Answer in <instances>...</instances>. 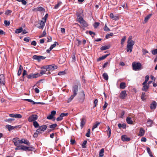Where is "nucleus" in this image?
Returning <instances> with one entry per match:
<instances>
[{"instance_id":"nucleus-1","label":"nucleus","mask_w":157,"mask_h":157,"mask_svg":"<svg viewBox=\"0 0 157 157\" xmlns=\"http://www.w3.org/2000/svg\"><path fill=\"white\" fill-rule=\"evenodd\" d=\"M78 90V86L77 85H75L73 86L72 90L73 93V94L71 95V97L68 98L67 101V102L69 103L71 102L74 98L77 95Z\"/></svg>"},{"instance_id":"nucleus-2","label":"nucleus","mask_w":157,"mask_h":157,"mask_svg":"<svg viewBox=\"0 0 157 157\" xmlns=\"http://www.w3.org/2000/svg\"><path fill=\"white\" fill-rule=\"evenodd\" d=\"M57 68V67L55 65H48L45 66H44L41 67V69H46V71H52L56 69Z\"/></svg>"},{"instance_id":"nucleus-3","label":"nucleus","mask_w":157,"mask_h":157,"mask_svg":"<svg viewBox=\"0 0 157 157\" xmlns=\"http://www.w3.org/2000/svg\"><path fill=\"white\" fill-rule=\"evenodd\" d=\"M134 41L133 40L127 41V51H130L131 52L132 51L133 46L134 44Z\"/></svg>"},{"instance_id":"nucleus-4","label":"nucleus","mask_w":157,"mask_h":157,"mask_svg":"<svg viewBox=\"0 0 157 157\" xmlns=\"http://www.w3.org/2000/svg\"><path fill=\"white\" fill-rule=\"evenodd\" d=\"M12 141L14 143V144L15 146L17 147H20V144L21 143L20 140L17 137L13 138L12 139Z\"/></svg>"},{"instance_id":"nucleus-5","label":"nucleus","mask_w":157,"mask_h":157,"mask_svg":"<svg viewBox=\"0 0 157 157\" xmlns=\"http://www.w3.org/2000/svg\"><path fill=\"white\" fill-rule=\"evenodd\" d=\"M38 117L37 115L32 114L29 117L28 120L29 122H34L37 119Z\"/></svg>"},{"instance_id":"nucleus-6","label":"nucleus","mask_w":157,"mask_h":157,"mask_svg":"<svg viewBox=\"0 0 157 157\" xmlns=\"http://www.w3.org/2000/svg\"><path fill=\"white\" fill-rule=\"evenodd\" d=\"M45 58V57L42 56H38L36 55L33 56L32 57L33 59L37 60L38 62H40L41 60L44 59Z\"/></svg>"},{"instance_id":"nucleus-7","label":"nucleus","mask_w":157,"mask_h":157,"mask_svg":"<svg viewBox=\"0 0 157 157\" xmlns=\"http://www.w3.org/2000/svg\"><path fill=\"white\" fill-rule=\"evenodd\" d=\"M40 76L39 73H37L36 74H31L27 76V78L28 79H31L32 78H36L39 76Z\"/></svg>"},{"instance_id":"nucleus-8","label":"nucleus","mask_w":157,"mask_h":157,"mask_svg":"<svg viewBox=\"0 0 157 157\" xmlns=\"http://www.w3.org/2000/svg\"><path fill=\"white\" fill-rule=\"evenodd\" d=\"M81 14V13H77L76 14L77 16V20L80 23L83 21L84 20L83 18L82 17Z\"/></svg>"},{"instance_id":"nucleus-9","label":"nucleus","mask_w":157,"mask_h":157,"mask_svg":"<svg viewBox=\"0 0 157 157\" xmlns=\"http://www.w3.org/2000/svg\"><path fill=\"white\" fill-rule=\"evenodd\" d=\"M33 148L32 147H28L24 145L21 146V150L25 151H32Z\"/></svg>"},{"instance_id":"nucleus-10","label":"nucleus","mask_w":157,"mask_h":157,"mask_svg":"<svg viewBox=\"0 0 157 157\" xmlns=\"http://www.w3.org/2000/svg\"><path fill=\"white\" fill-rule=\"evenodd\" d=\"M145 130L144 129L142 128H140L139 129V131L138 133V136L140 137L143 136L145 133Z\"/></svg>"},{"instance_id":"nucleus-11","label":"nucleus","mask_w":157,"mask_h":157,"mask_svg":"<svg viewBox=\"0 0 157 157\" xmlns=\"http://www.w3.org/2000/svg\"><path fill=\"white\" fill-rule=\"evenodd\" d=\"M68 115V113H62L60 114L59 115V117H58L56 118V120L57 121H61L63 119V117L67 116Z\"/></svg>"},{"instance_id":"nucleus-12","label":"nucleus","mask_w":157,"mask_h":157,"mask_svg":"<svg viewBox=\"0 0 157 157\" xmlns=\"http://www.w3.org/2000/svg\"><path fill=\"white\" fill-rule=\"evenodd\" d=\"M80 127L81 129H82L86 123V119L85 117H83L81 119Z\"/></svg>"},{"instance_id":"nucleus-13","label":"nucleus","mask_w":157,"mask_h":157,"mask_svg":"<svg viewBox=\"0 0 157 157\" xmlns=\"http://www.w3.org/2000/svg\"><path fill=\"white\" fill-rule=\"evenodd\" d=\"M127 95L126 91L125 90L122 91L120 93V98L123 99L125 98Z\"/></svg>"},{"instance_id":"nucleus-14","label":"nucleus","mask_w":157,"mask_h":157,"mask_svg":"<svg viewBox=\"0 0 157 157\" xmlns=\"http://www.w3.org/2000/svg\"><path fill=\"white\" fill-rule=\"evenodd\" d=\"M5 78L3 74L0 75V84L4 85L5 83Z\"/></svg>"},{"instance_id":"nucleus-15","label":"nucleus","mask_w":157,"mask_h":157,"mask_svg":"<svg viewBox=\"0 0 157 157\" xmlns=\"http://www.w3.org/2000/svg\"><path fill=\"white\" fill-rule=\"evenodd\" d=\"M157 105L156 102L155 101H152L150 104V108L151 109L154 110L155 109Z\"/></svg>"},{"instance_id":"nucleus-16","label":"nucleus","mask_w":157,"mask_h":157,"mask_svg":"<svg viewBox=\"0 0 157 157\" xmlns=\"http://www.w3.org/2000/svg\"><path fill=\"white\" fill-rule=\"evenodd\" d=\"M6 128H7L9 131H11L12 130L14 129L15 128H17L18 126H13L11 125L7 124L6 126Z\"/></svg>"},{"instance_id":"nucleus-17","label":"nucleus","mask_w":157,"mask_h":157,"mask_svg":"<svg viewBox=\"0 0 157 157\" xmlns=\"http://www.w3.org/2000/svg\"><path fill=\"white\" fill-rule=\"evenodd\" d=\"M9 116L10 117H14L17 118H21L22 117V116L20 114H10Z\"/></svg>"},{"instance_id":"nucleus-18","label":"nucleus","mask_w":157,"mask_h":157,"mask_svg":"<svg viewBox=\"0 0 157 157\" xmlns=\"http://www.w3.org/2000/svg\"><path fill=\"white\" fill-rule=\"evenodd\" d=\"M43 132L39 128L36 130V131L35 132L33 135L34 137H36L38 136L39 134Z\"/></svg>"},{"instance_id":"nucleus-19","label":"nucleus","mask_w":157,"mask_h":157,"mask_svg":"<svg viewBox=\"0 0 157 157\" xmlns=\"http://www.w3.org/2000/svg\"><path fill=\"white\" fill-rule=\"evenodd\" d=\"M121 139L123 141H128L130 140L129 137H128L126 135H125L122 136Z\"/></svg>"},{"instance_id":"nucleus-20","label":"nucleus","mask_w":157,"mask_h":157,"mask_svg":"<svg viewBox=\"0 0 157 157\" xmlns=\"http://www.w3.org/2000/svg\"><path fill=\"white\" fill-rule=\"evenodd\" d=\"M45 22L44 21H41L39 23V25L37 26V27L39 29H43L45 25Z\"/></svg>"},{"instance_id":"nucleus-21","label":"nucleus","mask_w":157,"mask_h":157,"mask_svg":"<svg viewBox=\"0 0 157 157\" xmlns=\"http://www.w3.org/2000/svg\"><path fill=\"white\" fill-rule=\"evenodd\" d=\"M20 142L21 143H24L28 146L30 145V143H29V141L27 140H25V139H22L20 140Z\"/></svg>"},{"instance_id":"nucleus-22","label":"nucleus","mask_w":157,"mask_h":157,"mask_svg":"<svg viewBox=\"0 0 157 157\" xmlns=\"http://www.w3.org/2000/svg\"><path fill=\"white\" fill-rule=\"evenodd\" d=\"M133 69L135 71L137 70V62H133L132 64Z\"/></svg>"},{"instance_id":"nucleus-23","label":"nucleus","mask_w":157,"mask_h":157,"mask_svg":"<svg viewBox=\"0 0 157 157\" xmlns=\"http://www.w3.org/2000/svg\"><path fill=\"white\" fill-rule=\"evenodd\" d=\"M110 17L113 20H117L119 19V18L118 16H114L113 13H111L110 14Z\"/></svg>"},{"instance_id":"nucleus-24","label":"nucleus","mask_w":157,"mask_h":157,"mask_svg":"<svg viewBox=\"0 0 157 157\" xmlns=\"http://www.w3.org/2000/svg\"><path fill=\"white\" fill-rule=\"evenodd\" d=\"M82 26L83 27H86L88 26V24L84 20L80 23Z\"/></svg>"},{"instance_id":"nucleus-25","label":"nucleus","mask_w":157,"mask_h":157,"mask_svg":"<svg viewBox=\"0 0 157 157\" xmlns=\"http://www.w3.org/2000/svg\"><path fill=\"white\" fill-rule=\"evenodd\" d=\"M145 93L144 92H142V95L141 96V98L142 100L143 101H145L146 100L147 98V96L145 95Z\"/></svg>"},{"instance_id":"nucleus-26","label":"nucleus","mask_w":157,"mask_h":157,"mask_svg":"<svg viewBox=\"0 0 157 157\" xmlns=\"http://www.w3.org/2000/svg\"><path fill=\"white\" fill-rule=\"evenodd\" d=\"M39 127L40 129L43 132L46 129L47 126L46 125H44L40 126Z\"/></svg>"},{"instance_id":"nucleus-27","label":"nucleus","mask_w":157,"mask_h":157,"mask_svg":"<svg viewBox=\"0 0 157 157\" xmlns=\"http://www.w3.org/2000/svg\"><path fill=\"white\" fill-rule=\"evenodd\" d=\"M44 10L43 8L41 7H39L36 8H35L33 10V11H42Z\"/></svg>"},{"instance_id":"nucleus-28","label":"nucleus","mask_w":157,"mask_h":157,"mask_svg":"<svg viewBox=\"0 0 157 157\" xmlns=\"http://www.w3.org/2000/svg\"><path fill=\"white\" fill-rule=\"evenodd\" d=\"M109 54H107L105 55L102 57H100L97 59V61H99L105 58L107 56H108Z\"/></svg>"},{"instance_id":"nucleus-29","label":"nucleus","mask_w":157,"mask_h":157,"mask_svg":"<svg viewBox=\"0 0 157 157\" xmlns=\"http://www.w3.org/2000/svg\"><path fill=\"white\" fill-rule=\"evenodd\" d=\"M147 151L151 157H154L153 156L151 151L149 147H147Z\"/></svg>"},{"instance_id":"nucleus-30","label":"nucleus","mask_w":157,"mask_h":157,"mask_svg":"<svg viewBox=\"0 0 157 157\" xmlns=\"http://www.w3.org/2000/svg\"><path fill=\"white\" fill-rule=\"evenodd\" d=\"M104 148H102L99 151V156L100 157H103L104 155Z\"/></svg>"},{"instance_id":"nucleus-31","label":"nucleus","mask_w":157,"mask_h":157,"mask_svg":"<svg viewBox=\"0 0 157 157\" xmlns=\"http://www.w3.org/2000/svg\"><path fill=\"white\" fill-rule=\"evenodd\" d=\"M126 39V37L125 36H124L121 39V44L122 47L124 46V43Z\"/></svg>"},{"instance_id":"nucleus-32","label":"nucleus","mask_w":157,"mask_h":157,"mask_svg":"<svg viewBox=\"0 0 157 157\" xmlns=\"http://www.w3.org/2000/svg\"><path fill=\"white\" fill-rule=\"evenodd\" d=\"M151 14H150L145 17L144 20V21L145 22V23H146L147 21L151 17Z\"/></svg>"},{"instance_id":"nucleus-33","label":"nucleus","mask_w":157,"mask_h":157,"mask_svg":"<svg viewBox=\"0 0 157 157\" xmlns=\"http://www.w3.org/2000/svg\"><path fill=\"white\" fill-rule=\"evenodd\" d=\"M126 87L125 83L124 82H121L120 85V87L121 89H124Z\"/></svg>"},{"instance_id":"nucleus-34","label":"nucleus","mask_w":157,"mask_h":157,"mask_svg":"<svg viewBox=\"0 0 157 157\" xmlns=\"http://www.w3.org/2000/svg\"><path fill=\"white\" fill-rule=\"evenodd\" d=\"M23 28L22 27H20L19 29H17L16 30L15 33H19L22 32Z\"/></svg>"},{"instance_id":"nucleus-35","label":"nucleus","mask_w":157,"mask_h":157,"mask_svg":"<svg viewBox=\"0 0 157 157\" xmlns=\"http://www.w3.org/2000/svg\"><path fill=\"white\" fill-rule=\"evenodd\" d=\"M110 47L109 45L103 46L100 49L101 50H104L109 49Z\"/></svg>"},{"instance_id":"nucleus-36","label":"nucleus","mask_w":157,"mask_h":157,"mask_svg":"<svg viewBox=\"0 0 157 157\" xmlns=\"http://www.w3.org/2000/svg\"><path fill=\"white\" fill-rule=\"evenodd\" d=\"M23 69V67L21 65H20L19 67V69L18 70V73H17V75L18 76H20L21 73V70Z\"/></svg>"},{"instance_id":"nucleus-37","label":"nucleus","mask_w":157,"mask_h":157,"mask_svg":"<svg viewBox=\"0 0 157 157\" xmlns=\"http://www.w3.org/2000/svg\"><path fill=\"white\" fill-rule=\"evenodd\" d=\"M126 121L127 123L129 124H132V121L131 119V118L129 117H128L127 118Z\"/></svg>"},{"instance_id":"nucleus-38","label":"nucleus","mask_w":157,"mask_h":157,"mask_svg":"<svg viewBox=\"0 0 157 157\" xmlns=\"http://www.w3.org/2000/svg\"><path fill=\"white\" fill-rule=\"evenodd\" d=\"M149 88V85H144V86H143V88H142V90L144 91H147Z\"/></svg>"},{"instance_id":"nucleus-39","label":"nucleus","mask_w":157,"mask_h":157,"mask_svg":"<svg viewBox=\"0 0 157 157\" xmlns=\"http://www.w3.org/2000/svg\"><path fill=\"white\" fill-rule=\"evenodd\" d=\"M107 128H108V130L107 131L108 133V137H109L111 135V130L110 128H109V126H108Z\"/></svg>"},{"instance_id":"nucleus-40","label":"nucleus","mask_w":157,"mask_h":157,"mask_svg":"<svg viewBox=\"0 0 157 157\" xmlns=\"http://www.w3.org/2000/svg\"><path fill=\"white\" fill-rule=\"evenodd\" d=\"M103 77L106 80L108 79V76L106 73H104L103 75Z\"/></svg>"},{"instance_id":"nucleus-41","label":"nucleus","mask_w":157,"mask_h":157,"mask_svg":"<svg viewBox=\"0 0 157 157\" xmlns=\"http://www.w3.org/2000/svg\"><path fill=\"white\" fill-rule=\"evenodd\" d=\"M100 124V122H96V124L94 125L93 126V128H92V130H93L95 128H97L98 126Z\"/></svg>"},{"instance_id":"nucleus-42","label":"nucleus","mask_w":157,"mask_h":157,"mask_svg":"<svg viewBox=\"0 0 157 157\" xmlns=\"http://www.w3.org/2000/svg\"><path fill=\"white\" fill-rule=\"evenodd\" d=\"M143 68V66L140 63L138 62V71L141 70Z\"/></svg>"},{"instance_id":"nucleus-43","label":"nucleus","mask_w":157,"mask_h":157,"mask_svg":"<svg viewBox=\"0 0 157 157\" xmlns=\"http://www.w3.org/2000/svg\"><path fill=\"white\" fill-rule=\"evenodd\" d=\"M57 124H56L50 125L49 126V127L50 128H52L54 129L57 126Z\"/></svg>"},{"instance_id":"nucleus-44","label":"nucleus","mask_w":157,"mask_h":157,"mask_svg":"<svg viewBox=\"0 0 157 157\" xmlns=\"http://www.w3.org/2000/svg\"><path fill=\"white\" fill-rule=\"evenodd\" d=\"M33 125L35 128H37L39 126V124L36 121L33 122Z\"/></svg>"},{"instance_id":"nucleus-45","label":"nucleus","mask_w":157,"mask_h":157,"mask_svg":"<svg viewBox=\"0 0 157 157\" xmlns=\"http://www.w3.org/2000/svg\"><path fill=\"white\" fill-rule=\"evenodd\" d=\"M62 2H58V3L55 6L54 8L55 9H57L60 6Z\"/></svg>"},{"instance_id":"nucleus-46","label":"nucleus","mask_w":157,"mask_h":157,"mask_svg":"<svg viewBox=\"0 0 157 157\" xmlns=\"http://www.w3.org/2000/svg\"><path fill=\"white\" fill-rule=\"evenodd\" d=\"M113 35V33H108L106 34L105 36V38L106 39H108L109 38V37L110 36H112Z\"/></svg>"},{"instance_id":"nucleus-47","label":"nucleus","mask_w":157,"mask_h":157,"mask_svg":"<svg viewBox=\"0 0 157 157\" xmlns=\"http://www.w3.org/2000/svg\"><path fill=\"white\" fill-rule=\"evenodd\" d=\"M87 32L89 33V34L92 37H93V36H92V35H95V33L92 32L91 31H87L86 32V33H87Z\"/></svg>"},{"instance_id":"nucleus-48","label":"nucleus","mask_w":157,"mask_h":157,"mask_svg":"<svg viewBox=\"0 0 157 157\" xmlns=\"http://www.w3.org/2000/svg\"><path fill=\"white\" fill-rule=\"evenodd\" d=\"M4 23L5 26H7L10 25V22L9 21H8L7 20H5L4 21Z\"/></svg>"},{"instance_id":"nucleus-49","label":"nucleus","mask_w":157,"mask_h":157,"mask_svg":"<svg viewBox=\"0 0 157 157\" xmlns=\"http://www.w3.org/2000/svg\"><path fill=\"white\" fill-rule=\"evenodd\" d=\"M46 34V31L45 30H44L43 32L39 36L40 38H41L45 36Z\"/></svg>"},{"instance_id":"nucleus-50","label":"nucleus","mask_w":157,"mask_h":157,"mask_svg":"<svg viewBox=\"0 0 157 157\" xmlns=\"http://www.w3.org/2000/svg\"><path fill=\"white\" fill-rule=\"evenodd\" d=\"M57 44H58V43L56 41L54 42V44L51 46L50 47L53 49L56 46Z\"/></svg>"},{"instance_id":"nucleus-51","label":"nucleus","mask_w":157,"mask_h":157,"mask_svg":"<svg viewBox=\"0 0 157 157\" xmlns=\"http://www.w3.org/2000/svg\"><path fill=\"white\" fill-rule=\"evenodd\" d=\"M151 53L154 55L157 54V49L152 50L151 51Z\"/></svg>"},{"instance_id":"nucleus-52","label":"nucleus","mask_w":157,"mask_h":157,"mask_svg":"<svg viewBox=\"0 0 157 157\" xmlns=\"http://www.w3.org/2000/svg\"><path fill=\"white\" fill-rule=\"evenodd\" d=\"M46 71H47L46 70V71H44L43 70H41L40 73H39L40 75V76L43 74H46Z\"/></svg>"},{"instance_id":"nucleus-53","label":"nucleus","mask_w":157,"mask_h":157,"mask_svg":"<svg viewBox=\"0 0 157 157\" xmlns=\"http://www.w3.org/2000/svg\"><path fill=\"white\" fill-rule=\"evenodd\" d=\"M104 31H110L109 29L107 26L105 24V26L104 28Z\"/></svg>"},{"instance_id":"nucleus-54","label":"nucleus","mask_w":157,"mask_h":157,"mask_svg":"<svg viewBox=\"0 0 157 157\" xmlns=\"http://www.w3.org/2000/svg\"><path fill=\"white\" fill-rule=\"evenodd\" d=\"M122 6L125 9L128 10V7L127 4V3L124 4L123 5H122Z\"/></svg>"},{"instance_id":"nucleus-55","label":"nucleus","mask_w":157,"mask_h":157,"mask_svg":"<svg viewBox=\"0 0 157 157\" xmlns=\"http://www.w3.org/2000/svg\"><path fill=\"white\" fill-rule=\"evenodd\" d=\"M53 117L54 116H53L52 114H50L47 116V118L49 120H51L53 119Z\"/></svg>"},{"instance_id":"nucleus-56","label":"nucleus","mask_w":157,"mask_h":157,"mask_svg":"<svg viewBox=\"0 0 157 157\" xmlns=\"http://www.w3.org/2000/svg\"><path fill=\"white\" fill-rule=\"evenodd\" d=\"M65 74V71H62L59 72L58 73V75H64Z\"/></svg>"},{"instance_id":"nucleus-57","label":"nucleus","mask_w":157,"mask_h":157,"mask_svg":"<svg viewBox=\"0 0 157 157\" xmlns=\"http://www.w3.org/2000/svg\"><path fill=\"white\" fill-rule=\"evenodd\" d=\"M14 120V119L12 118H9L6 120L5 121H6L8 122H11L12 121Z\"/></svg>"},{"instance_id":"nucleus-58","label":"nucleus","mask_w":157,"mask_h":157,"mask_svg":"<svg viewBox=\"0 0 157 157\" xmlns=\"http://www.w3.org/2000/svg\"><path fill=\"white\" fill-rule=\"evenodd\" d=\"M100 23L98 22H95L94 24V27L95 28H97L99 25Z\"/></svg>"},{"instance_id":"nucleus-59","label":"nucleus","mask_w":157,"mask_h":157,"mask_svg":"<svg viewBox=\"0 0 157 157\" xmlns=\"http://www.w3.org/2000/svg\"><path fill=\"white\" fill-rule=\"evenodd\" d=\"M87 141L86 140H85L83 143L82 145V147L83 148H84L86 147L85 145L87 143Z\"/></svg>"},{"instance_id":"nucleus-60","label":"nucleus","mask_w":157,"mask_h":157,"mask_svg":"<svg viewBox=\"0 0 157 157\" xmlns=\"http://www.w3.org/2000/svg\"><path fill=\"white\" fill-rule=\"evenodd\" d=\"M48 14L47 13L45 14L44 17L43 18V19H44V22H46V20L48 17Z\"/></svg>"},{"instance_id":"nucleus-61","label":"nucleus","mask_w":157,"mask_h":157,"mask_svg":"<svg viewBox=\"0 0 157 157\" xmlns=\"http://www.w3.org/2000/svg\"><path fill=\"white\" fill-rule=\"evenodd\" d=\"M147 123L148 124H149L150 125L153 124V121L151 120H149L147 121Z\"/></svg>"},{"instance_id":"nucleus-62","label":"nucleus","mask_w":157,"mask_h":157,"mask_svg":"<svg viewBox=\"0 0 157 157\" xmlns=\"http://www.w3.org/2000/svg\"><path fill=\"white\" fill-rule=\"evenodd\" d=\"M12 12V11L10 10H6L5 12V14L6 15H8Z\"/></svg>"},{"instance_id":"nucleus-63","label":"nucleus","mask_w":157,"mask_h":157,"mask_svg":"<svg viewBox=\"0 0 157 157\" xmlns=\"http://www.w3.org/2000/svg\"><path fill=\"white\" fill-rule=\"evenodd\" d=\"M30 39V38L29 37H25L24 39V40L26 42H29Z\"/></svg>"},{"instance_id":"nucleus-64","label":"nucleus","mask_w":157,"mask_h":157,"mask_svg":"<svg viewBox=\"0 0 157 157\" xmlns=\"http://www.w3.org/2000/svg\"><path fill=\"white\" fill-rule=\"evenodd\" d=\"M125 113V112L124 111H123L121 114L120 117L121 118H123L124 117V116Z\"/></svg>"}]
</instances>
